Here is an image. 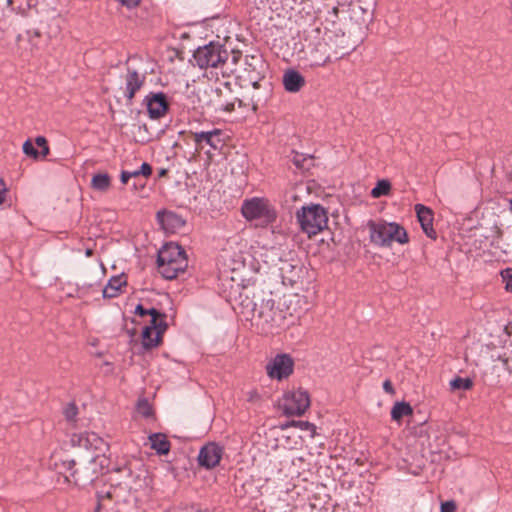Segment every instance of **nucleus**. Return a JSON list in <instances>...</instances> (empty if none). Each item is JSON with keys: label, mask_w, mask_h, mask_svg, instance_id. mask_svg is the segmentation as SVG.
Wrapping results in <instances>:
<instances>
[{"label": "nucleus", "mask_w": 512, "mask_h": 512, "mask_svg": "<svg viewBox=\"0 0 512 512\" xmlns=\"http://www.w3.org/2000/svg\"><path fill=\"white\" fill-rule=\"evenodd\" d=\"M413 414V408L412 406L405 401L402 402H396L394 406L391 409V418L394 421L399 422L402 417L404 416H410Z\"/></svg>", "instance_id": "29"}, {"label": "nucleus", "mask_w": 512, "mask_h": 512, "mask_svg": "<svg viewBox=\"0 0 512 512\" xmlns=\"http://www.w3.org/2000/svg\"><path fill=\"white\" fill-rule=\"evenodd\" d=\"M221 135L222 131L220 129L194 132L192 134L197 147L202 148L200 145L204 142L214 150L220 149L224 143L223 139H221Z\"/></svg>", "instance_id": "19"}, {"label": "nucleus", "mask_w": 512, "mask_h": 512, "mask_svg": "<svg viewBox=\"0 0 512 512\" xmlns=\"http://www.w3.org/2000/svg\"><path fill=\"white\" fill-rule=\"evenodd\" d=\"M151 321L148 326L145 328H149L151 331L159 333L163 335L168 328V324L166 322V314L158 311L157 309H153L150 313Z\"/></svg>", "instance_id": "27"}, {"label": "nucleus", "mask_w": 512, "mask_h": 512, "mask_svg": "<svg viewBox=\"0 0 512 512\" xmlns=\"http://www.w3.org/2000/svg\"><path fill=\"white\" fill-rule=\"evenodd\" d=\"M491 245L499 249L504 255L512 256V235L504 237L503 231L498 226L494 227Z\"/></svg>", "instance_id": "24"}, {"label": "nucleus", "mask_w": 512, "mask_h": 512, "mask_svg": "<svg viewBox=\"0 0 512 512\" xmlns=\"http://www.w3.org/2000/svg\"><path fill=\"white\" fill-rule=\"evenodd\" d=\"M111 186V177L108 173H97L92 177L91 180V188L100 191L106 192Z\"/></svg>", "instance_id": "30"}, {"label": "nucleus", "mask_w": 512, "mask_h": 512, "mask_svg": "<svg viewBox=\"0 0 512 512\" xmlns=\"http://www.w3.org/2000/svg\"><path fill=\"white\" fill-rule=\"evenodd\" d=\"M127 285V277L125 274L113 276L109 279L108 283L103 289L104 298H115L121 292L122 288Z\"/></svg>", "instance_id": "23"}, {"label": "nucleus", "mask_w": 512, "mask_h": 512, "mask_svg": "<svg viewBox=\"0 0 512 512\" xmlns=\"http://www.w3.org/2000/svg\"><path fill=\"white\" fill-rule=\"evenodd\" d=\"M248 59H249V56H246V63H247L249 66H251V65H252V61H249V62H248Z\"/></svg>", "instance_id": "57"}, {"label": "nucleus", "mask_w": 512, "mask_h": 512, "mask_svg": "<svg viewBox=\"0 0 512 512\" xmlns=\"http://www.w3.org/2000/svg\"><path fill=\"white\" fill-rule=\"evenodd\" d=\"M241 212L249 221L258 220L261 226L272 224L277 219L275 207L265 198L246 200L242 205Z\"/></svg>", "instance_id": "8"}, {"label": "nucleus", "mask_w": 512, "mask_h": 512, "mask_svg": "<svg viewBox=\"0 0 512 512\" xmlns=\"http://www.w3.org/2000/svg\"><path fill=\"white\" fill-rule=\"evenodd\" d=\"M73 442L77 441V444L86 449L90 447H94L95 449L101 450L102 445H106V443L97 436L95 433H81L78 435H73Z\"/></svg>", "instance_id": "25"}, {"label": "nucleus", "mask_w": 512, "mask_h": 512, "mask_svg": "<svg viewBox=\"0 0 512 512\" xmlns=\"http://www.w3.org/2000/svg\"><path fill=\"white\" fill-rule=\"evenodd\" d=\"M40 148H41V150L39 151L40 157L45 158L46 156L49 155L50 148H49L48 144L43 147H40Z\"/></svg>", "instance_id": "49"}, {"label": "nucleus", "mask_w": 512, "mask_h": 512, "mask_svg": "<svg viewBox=\"0 0 512 512\" xmlns=\"http://www.w3.org/2000/svg\"><path fill=\"white\" fill-rule=\"evenodd\" d=\"M284 428H287V427H297L301 430H306V431H311V436L313 437L315 435V430H316V427L314 424L308 422V421H302V420H299V421H295V420H292V421H289L287 422L284 426Z\"/></svg>", "instance_id": "34"}, {"label": "nucleus", "mask_w": 512, "mask_h": 512, "mask_svg": "<svg viewBox=\"0 0 512 512\" xmlns=\"http://www.w3.org/2000/svg\"><path fill=\"white\" fill-rule=\"evenodd\" d=\"M500 275L503 282H505V290L507 292H512V268L508 267L503 269Z\"/></svg>", "instance_id": "38"}, {"label": "nucleus", "mask_w": 512, "mask_h": 512, "mask_svg": "<svg viewBox=\"0 0 512 512\" xmlns=\"http://www.w3.org/2000/svg\"><path fill=\"white\" fill-rule=\"evenodd\" d=\"M144 101L146 102L147 111L151 119L163 117L169 109L167 96L163 92H151L145 97Z\"/></svg>", "instance_id": "15"}, {"label": "nucleus", "mask_w": 512, "mask_h": 512, "mask_svg": "<svg viewBox=\"0 0 512 512\" xmlns=\"http://www.w3.org/2000/svg\"><path fill=\"white\" fill-rule=\"evenodd\" d=\"M303 303H305L304 297L298 294L290 295L284 300L282 306L285 307L283 309L284 315L286 316L287 328L296 324L307 311V308L303 307Z\"/></svg>", "instance_id": "13"}, {"label": "nucleus", "mask_w": 512, "mask_h": 512, "mask_svg": "<svg viewBox=\"0 0 512 512\" xmlns=\"http://www.w3.org/2000/svg\"><path fill=\"white\" fill-rule=\"evenodd\" d=\"M154 308H150V309H146L143 307L142 304H138L135 308V311L134 313L143 317V316H146V315H150V313L153 311Z\"/></svg>", "instance_id": "41"}, {"label": "nucleus", "mask_w": 512, "mask_h": 512, "mask_svg": "<svg viewBox=\"0 0 512 512\" xmlns=\"http://www.w3.org/2000/svg\"><path fill=\"white\" fill-rule=\"evenodd\" d=\"M62 468L65 470V471H68L62 464H61V467H59V473H62Z\"/></svg>", "instance_id": "55"}, {"label": "nucleus", "mask_w": 512, "mask_h": 512, "mask_svg": "<svg viewBox=\"0 0 512 512\" xmlns=\"http://www.w3.org/2000/svg\"><path fill=\"white\" fill-rule=\"evenodd\" d=\"M294 369V361L289 354L276 355L267 365L266 371L270 378L282 380L288 378Z\"/></svg>", "instance_id": "11"}, {"label": "nucleus", "mask_w": 512, "mask_h": 512, "mask_svg": "<svg viewBox=\"0 0 512 512\" xmlns=\"http://www.w3.org/2000/svg\"><path fill=\"white\" fill-rule=\"evenodd\" d=\"M492 358L493 360L501 361L503 369L509 373H512V351L509 354L504 353L503 355H498L496 358L492 356Z\"/></svg>", "instance_id": "36"}, {"label": "nucleus", "mask_w": 512, "mask_h": 512, "mask_svg": "<svg viewBox=\"0 0 512 512\" xmlns=\"http://www.w3.org/2000/svg\"><path fill=\"white\" fill-rule=\"evenodd\" d=\"M151 449L155 450L158 455H166L169 453L171 443L163 433H153L149 436Z\"/></svg>", "instance_id": "26"}, {"label": "nucleus", "mask_w": 512, "mask_h": 512, "mask_svg": "<svg viewBox=\"0 0 512 512\" xmlns=\"http://www.w3.org/2000/svg\"><path fill=\"white\" fill-rule=\"evenodd\" d=\"M12 3V0H8V4L10 5Z\"/></svg>", "instance_id": "60"}, {"label": "nucleus", "mask_w": 512, "mask_h": 512, "mask_svg": "<svg viewBox=\"0 0 512 512\" xmlns=\"http://www.w3.org/2000/svg\"><path fill=\"white\" fill-rule=\"evenodd\" d=\"M338 11H339L338 7H334V8L332 9V12H333L335 15H337V14H338Z\"/></svg>", "instance_id": "53"}, {"label": "nucleus", "mask_w": 512, "mask_h": 512, "mask_svg": "<svg viewBox=\"0 0 512 512\" xmlns=\"http://www.w3.org/2000/svg\"><path fill=\"white\" fill-rule=\"evenodd\" d=\"M391 190V183L386 180L382 179L379 180L376 184V186L371 190V196L373 198H379L381 196L388 195Z\"/></svg>", "instance_id": "32"}, {"label": "nucleus", "mask_w": 512, "mask_h": 512, "mask_svg": "<svg viewBox=\"0 0 512 512\" xmlns=\"http://www.w3.org/2000/svg\"><path fill=\"white\" fill-rule=\"evenodd\" d=\"M310 403L308 392L298 389L284 394L281 408L287 416H301L310 407Z\"/></svg>", "instance_id": "10"}, {"label": "nucleus", "mask_w": 512, "mask_h": 512, "mask_svg": "<svg viewBox=\"0 0 512 512\" xmlns=\"http://www.w3.org/2000/svg\"><path fill=\"white\" fill-rule=\"evenodd\" d=\"M77 414H78V408L74 403L68 404L67 407L64 409V415L68 421L75 420Z\"/></svg>", "instance_id": "39"}, {"label": "nucleus", "mask_w": 512, "mask_h": 512, "mask_svg": "<svg viewBox=\"0 0 512 512\" xmlns=\"http://www.w3.org/2000/svg\"><path fill=\"white\" fill-rule=\"evenodd\" d=\"M193 58L196 65L201 69L224 68L229 59V52L223 45L216 42H210L204 46L198 47Z\"/></svg>", "instance_id": "6"}, {"label": "nucleus", "mask_w": 512, "mask_h": 512, "mask_svg": "<svg viewBox=\"0 0 512 512\" xmlns=\"http://www.w3.org/2000/svg\"><path fill=\"white\" fill-rule=\"evenodd\" d=\"M160 176H163L166 174V170L165 169H162L160 172H159Z\"/></svg>", "instance_id": "54"}, {"label": "nucleus", "mask_w": 512, "mask_h": 512, "mask_svg": "<svg viewBox=\"0 0 512 512\" xmlns=\"http://www.w3.org/2000/svg\"><path fill=\"white\" fill-rule=\"evenodd\" d=\"M6 186L3 180L0 178V204L5 200Z\"/></svg>", "instance_id": "46"}, {"label": "nucleus", "mask_w": 512, "mask_h": 512, "mask_svg": "<svg viewBox=\"0 0 512 512\" xmlns=\"http://www.w3.org/2000/svg\"><path fill=\"white\" fill-rule=\"evenodd\" d=\"M157 265L159 273L165 279L172 280L186 270L188 259L180 245L167 243L158 252Z\"/></svg>", "instance_id": "3"}, {"label": "nucleus", "mask_w": 512, "mask_h": 512, "mask_svg": "<svg viewBox=\"0 0 512 512\" xmlns=\"http://www.w3.org/2000/svg\"><path fill=\"white\" fill-rule=\"evenodd\" d=\"M302 51L310 66H323L330 62L327 30L321 27H310L304 31Z\"/></svg>", "instance_id": "2"}, {"label": "nucleus", "mask_w": 512, "mask_h": 512, "mask_svg": "<svg viewBox=\"0 0 512 512\" xmlns=\"http://www.w3.org/2000/svg\"><path fill=\"white\" fill-rule=\"evenodd\" d=\"M156 218L160 227L167 233H175L182 229L186 224L185 220L181 216L172 211H158Z\"/></svg>", "instance_id": "17"}, {"label": "nucleus", "mask_w": 512, "mask_h": 512, "mask_svg": "<svg viewBox=\"0 0 512 512\" xmlns=\"http://www.w3.org/2000/svg\"><path fill=\"white\" fill-rule=\"evenodd\" d=\"M327 40L329 45L330 62L339 60L348 55L353 47L349 44L344 34L338 35L331 31H327Z\"/></svg>", "instance_id": "14"}, {"label": "nucleus", "mask_w": 512, "mask_h": 512, "mask_svg": "<svg viewBox=\"0 0 512 512\" xmlns=\"http://www.w3.org/2000/svg\"><path fill=\"white\" fill-rule=\"evenodd\" d=\"M122 5L128 8H134L139 5L141 0H118Z\"/></svg>", "instance_id": "45"}, {"label": "nucleus", "mask_w": 512, "mask_h": 512, "mask_svg": "<svg viewBox=\"0 0 512 512\" xmlns=\"http://www.w3.org/2000/svg\"><path fill=\"white\" fill-rule=\"evenodd\" d=\"M296 220L300 230L311 238L327 228L328 212L320 204H310L297 210Z\"/></svg>", "instance_id": "5"}, {"label": "nucleus", "mask_w": 512, "mask_h": 512, "mask_svg": "<svg viewBox=\"0 0 512 512\" xmlns=\"http://www.w3.org/2000/svg\"><path fill=\"white\" fill-rule=\"evenodd\" d=\"M137 411L145 418L153 415V410L147 399H140L137 403Z\"/></svg>", "instance_id": "35"}, {"label": "nucleus", "mask_w": 512, "mask_h": 512, "mask_svg": "<svg viewBox=\"0 0 512 512\" xmlns=\"http://www.w3.org/2000/svg\"><path fill=\"white\" fill-rule=\"evenodd\" d=\"M249 58H250L251 60H256V57H255V56H249Z\"/></svg>", "instance_id": "59"}, {"label": "nucleus", "mask_w": 512, "mask_h": 512, "mask_svg": "<svg viewBox=\"0 0 512 512\" xmlns=\"http://www.w3.org/2000/svg\"><path fill=\"white\" fill-rule=\"evenodd\" d=\"M62 468L65 470V471H68L62 464H61V467H59V473H62Z\"/></svg>", "instance_id": "56"}, {"label": "nucleus", "mask_w": 512, "mask_h": 512, "mask_svg": "<svg viewBox=\"0 0 512 512\" xmlns=\"http://www.w3.org/2000/svg\"><path fill=\"white\" fill-rule=\"evenodd\" d=\"M23 152L29 157H32L33 159H38L40 157L39 150H37L31 140H26L23 144Z\"/></svg>", "instance_id": "37"}, {"label": "nucleus", "mask_w": 512, "mask_h": 512, "mask_svg": "<svg viewBox=\"0 0 512 512\" xmlns=\"http://www.w3.org/2000/svg\"><path fill=\"white\" fill-rule=\"evenodd\" d=\"M473 386V381L470 378L455 377L450 381L452 390H469Z\"/></svg>", "instance_id": "33"}, {"label": "nucleus", "mask_w": 512, "mask_h": 512, "mask_svg": "<svg viewBox=\"0 0 512 512\" xmlns=\"http://www.w3.org/2000/svg\"><path fill=\"white\" fill-rule=\"evenodd\" d=\"M370 241L380 247H390L393 242L406 244L409 242L408 234L403 226L395 222L373 221L367 223Z\"/></svg>", "instance_id": "4"}, {"label": "nucleus", "mask_w": 512, "mask_h": 512, "mask_svg": "<svg viewBox=\"0 0 512 512\" xmlns=\"http://www.w3.org/2000/svg\"><path fill=\"white\" fill-rule=\"evenodd\" d=\"M383 389L388 394H391V395L395 394V389H394V387L392 385V382L389 379L384 381Z\"/></svg>", "instance_id": "44"}, {"label": "nucleus", "mask_w": 512, "mask_h": 512, "mask_svg": "<svg viewBox=\"0 0 512 512\" xmlns=\"http://www.w3.org/2000/svg\"><path fill=\"white\" fill-rule=\"evenodd\" d=\"M130 179V172L122 171L120 175V180L123 184H127Z\"/></svg>", "instance_id": "48"}, {"label": "nucleus", "mask_w": 512, "mask_h": 512, "mask_svg": "<svg viewBox=\"0 0 512 512\" xmlns=\"http://www.w3.org/2000/svg\"><path fill=\"white\" fill-rule=\"evenodd\" d=\"M62 465L67 470H71L70 476H65V479L69 482H73L75 485H86L93 482L95 479V472H89L88 467L75 469L76 462L73 459L62 461Z\"/></svg>", "instance_id": "16"}, {"label": "nucleus", "mask_w": 512, "mask_h": 512, "mask_svg": "<svg viewBox=\"0 0 512 512\" xmlns=\"http://www.w3.org/2000/svg\"><path fill=\"white\" fill-rule=\"evenodd\" d=\"M85 254L86 256H91L93 254V251L91 249H87Z\"/></svg>", "instance_id": "52"}, {"label": "nucleus", "mask_w": 512, "mask_h": 512, "mask_svg": "<svg viewBox=\"0 0 512 512\" xmlns=\"http://www.w3.org/2000/svg\"><path fill=\"white\" fill-rule=\"evenodd\" d=\"M145 82V76L140 75L136 70L128 69L125 76V95L132 102L137 91H139Z\"/></svg>", "instance_id": "21"}, {"label": "nucleus", "mask_w": 512, "mask_h": 512, "mask_svg": "<svg viewBox=\"0 0 512 512\" xmlns=\"http://www.w3.org/2000/svg\"><path fill=\"white\" fill-rule=\"evenodd\" d=\"M456 504L454 501H446L441 504V512H455Z\"/></svg>", "instance_id": "40"}, {"label": "nucleus", "mask_w": 512, "mask_h": 512, "mask_svg": "<svg viewBox=\"0 0 512 512\" xmlns=\"http://www.w3.org/2000/svg\"><path fill=\"white\" fill-rule=\"evenodd\" d=\"M415 211L423 232L431 239H436L437 233L433 228V211L423 204H416Z\"/></svg>", "instance_id": "20"}, {"label": "nucleus", "mask_w": 512, "mask_h": 512, "mask_svg": "<svg viewBox=\"0 0 512 512\" xmlns=\"http://www.w3.org/2000/svg\"><path fill=\"white\" fill-rule=\"evenodd\" d=\"M35 144L38 146V147H43L45 145L48 144L47 142V139L44 137V136H37L35 138Z\"/></svg>", "instance_id": "47"}, {"label": "nucleus", "mask_w": 512, "mask_h": 512, "mask_svg": "<svg viewBox=\"0 0 512 512\" xmlns=\"http://www.w3.org/2000/svg\"><path fill=\"white\" fill-rule=\"evenodd\" d=\"M242 57V53L239 50H232L229 52V59L227 60V65H225L222 69L223 75L235 72V67L238 64L239 60Z\"/></svg>", "instance_id": "31"}, {"label": "nucleus", "mask_w": 512, "mask_h": 512, "mask_svg": "<svg viewBox=\"0 0 512 512\" xmlns=\"http://www.w3.org/2000/svg\"><path fill=\"white\" fill-rule=\"evenodd\" d=\"M111 501H114L115 503L127 501L125 495L116 482L110 486L109 490L105 492H97V505L94 512H101L103 509L108 508V503Z\"/></svg>", "instance_id": "18"}, {"label": "nucleus", "mask_w": 512, "mask_h": 512, "mask_svg": "<svg viewBox=\"0 0 512 512\" xmlns=\"http://www.w3.org/2000/svg\"><path fill=\"white\" fill-rule=\"evenodd\" d=\"M139 173H141L142 176L149 177L152 174V167L144 162L139 169Z\"/></svg>", "instance_id": "43"}, {"label": "nucleus", "mask_w": 512, "mask_h": 512, "mask_svg": "<svg viewBox=\"0 0 512 512\" xmlns=\"http://www.w3.org/2000/svg\"><path fill=\"white\" fill-rule=\"evenodd\" d=\"M223 452V448L215 442L205 444L200 449L197 457L199 466L205 469L216 467L220 463Z\"/></svg>", "instance_id": "12"}, {"label": "nucleus", "mask_w": 512, "mask_h": 512, "mask_svg": "<svg viewBox=\"0 0 512 512\" xmlns=\"http://www.w3.org/2000/svg\"><path fill=\"white\" fill-rule=\"evenodd\" d=\"M253 90L249 92L248 105H251L253 111H257L260 107H263L268 102L272 95V83L266 80L264 77L259 78L252 82ZM235 102L238 103L239 107L246 106L242 100L235 98L234 102L221 103L220 108L226 112H232L235 110Z\"/></svg>", "instance_id": "7"}, {"label": "nucleus", "mask_w": 512, "mask_h": 512, "mask_svg": "<svg viewBox=\"0 0 512 512\" xmlns=\"http://www.w3.org/2000/svg\"><path fill=\"white\" fill-rule=\"evenodd\" d=\"M116 478L114 481L118 484L123 494H135L146 488V477L142 473L134 472L131 467L124 466L115 471Z\"/></svg>", "instance_id": "9"}, {"label": "nucleus", "mask_w": 512, "mask_h": 512, "mask_svg": "<svg viewBox=\"0 0 512 512\" xmlns=\"http://www.w3.org/2000/svg\"><path fill=\"white\" fill-rule=\"evenodd\" d=\"M141 175V173H139V170H135L133 172H130V178L134 177H139Z\"/></svg>", "instance_id": "51"}, {"label": "nucleus", "mask_w": 512, "mask_h": 512, "mask_svg": "<svg viewBox=\"0 0 512 512\" xmlns=\"http://www.w3.org/2000/svg\"><path fill=\"white\" fill-rule=\"evenodd\" d=\"M163 335L144 328L142 331V344L145 349H152L160 345Z\"/></svg>", "instance_id": "28"}, {"label": "nucleus", "mask_w": 512, "mask_h": 512, "mask_svg": "<svg viewBox=\"0 0 512 512\" xmlns=\"http://www.w3.org/2000/svg\"><path fill=\"white\" fill-rule=\"evenodd\" d=\"M262 334H275L287 328L286 316L280 301H276L272 291L259 286L243 287L235 298V307Z\"/></svg>", "instance_id": "1"}, {"label": "nucleus", "mask_w": 512, "mask_h": 512, "mask_svg": "<svg viewBox=\"0 0 512 512\" xmlns=\"http://www.w3.org/2000/svg\"><path fill=\"white\" fill-rule=\"evenodd\" d=\"M293 163L297 166V167H302V163H301V160L298 158V157H295L294 160H293Z\"/></svg>", "instance_id": "50"}, {"label": "nucleus", "mask_w": 512, "mask_h": 512, "mask_svg": "<svg viewBox=\"0 0 512 512\" xmlns=\"http://www.w3.org/2000/svg\"><path fill=\"white\" fill-rule=\"evenodd\" d=\"M358 3L359 8L363 11H366L375 5V0H358Z\"/></svg>", "instance_id": "42"}, {"label": "nucleus", "mask_w": 512, "mask_h": 512, "mask_svg": "<svg viewBox=\"0 0 512 512\" xmlns=\"http://www.w3.org/2000/svg\"><path fill=\"white\" fill-rule=\"evenodd\" d=\"M283 85L286 91L296 93L305 85V78L296 70L289 69L283 75Z\"/></svg>", "instance_id": "22"}, {"label": "nucleus", "mask_w": 512, "mask_h": 512, "mask_svg": "<svg viewBox=\"0 0 512 512\" xmlns=\"http://www.w3.org/2000/svg\"><path fill=\"white\" fill-rule=\"evenodd\" d=\"M510 211L512 213V199L510 200Z\"/></svg>", "instance_id": "58"}]
</instances>
